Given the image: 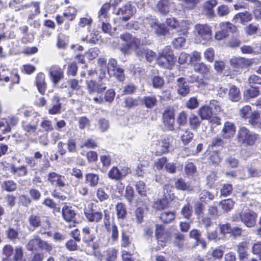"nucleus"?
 <instances>
[{
  "mask_svg": "<svg viewBox=\"0 0 261 261\" xmlns=\"http://www.w3.org/2000/svg\"><path fill=\"white\" fill-rule=\"evenodd\" d=\"M136 57L140 61H144L150 63L155 57V53L152 50L140 45L135 48Z\"/></svg>",
  "mask_w": 261,
  "mask_h": 261,
  "instance_id": "423d86ee",
  "label": "nucleus"
},
{
  "mask_svg": "<svg viewBox=\"0 0 261 261\" xmlns=\"http://www.w3.org/2000/svg\"><path fill=\"white\" fill-rule=\"evenodd\" d=\"M194 134L189 129L185 130L181 137V139L183 143L185 145L188 144L193 139Z\"/></svg>",
  "mask_w": 261,
  "mask_h": 261,
  "instance_id": "bf43d9fd",
  "label": "nucleus"
},
{
  "mask_svg": "<svg viewBox=\"0 0 261 261\" xmlns=\"http://www.w3.org/2000/svg\"><path fill=\"white\" fill-rule=\"evenodd\" d=\"M214 198L215 195L206 190H202L199 194V200L201 202L206 203L213 200Z\"/></svg>",
  "mask_w": 261,
  "mask_h": 261,
  "instance_id": "c03bdc74",
  "label": "nucleus"
},
{
  "mask_svg": "<svg viewBox=\"0 0 261 261\" xmlns=\"http://www.w3.org/2000/svg\"><path fill=\"white\" fill-rule=\"evenodd\" d=\"M119 67L117 65V62L116 59L111 58L109 59L107 66V72L110 76L112 74H115V71Z\"/></svg>",
  "mask_w": 261,
  "mask_h": 261,
  "instance_id": "49530a36",
  "label": "nucleus"
},
{
  "mask_svg": "<svg viewBox=\"0 0 261 261\" xmlns=\"http://www.w3.org/2000/svg\"><path fill=\"white\" fill-rule=\"evenodd\" d=\"M189 23L187 20H182L178 23L176 30L177 32H180L184 35H187L189 29Z\"/></svg>",
  "mask_w": 261,
  "mask_h": 261,
  "instance_id": "8fccbe9b",
  "label": "nucleus"
},
{
  "mask_svg": "<svg viewBox=\"0 0 261 261\" xmlns=\"http://www.w3.org/2000/svg\"><path fill=\"white\" fill-rule=\"evenodd\" d=\"M62 104L60 98L57 95H54L51 99V107L48 109L50 115L60 114L61 113Z\"/></svg>",
  "mask_w": 261,
  "mask_h": 261,
  "instance_id": "6ab92c4d",
  "label": "nucleus"
},
{
  "mask_svg": "<svg viewBox=\"0 0 261 261\" xmlns=\"http://www.w3.org/2000/svg\"><path fill=\"white\" fill-rule=\"evenodd\" d=\"M257 216L256 213L248 208L239 213L241 221L248 227L255 226Z\"/></svg>",
  "mask_w": 261,
  "mask_h": 261,
  "instance_id": "6e6552de",
  "label": "nucleus"
},
{
  "mask_svg": "<svg viewBox=\"0 0 261 261\" xmlns=\"http://www.w3.org/2000/svg\"><path fill=\"white\" fill-rule=\"evenodd\" d=\"M36 84L39 92L43 94L46 90V84L45 82V75L43 73L40 72L37 75Z\"/></svg>",
  "mask_w": 261,
  "mask_h": 261,
  "instance_id": "bb28decb",
  "label": "nucleus"
},
{
  "mask_svg": "<svg viewBox=\"0 0 261 261\" xmlns=\"http://www.w3.org/2000/svg\"><path fill=\"white\" fill-rule=\"evenodd\" d=\"M28 222L29 225L33 228L34 229L40 226L41 224V218L39 215L32 214L28 217Z\"/></svg>",
  "mask_w": 261,
  "mask_h": 261,
  "instance_id": "58836bf2",
  "label": "nucleus"
},
{
  "mask_svg": "<svg viewBox=\"0 0 261 261\" xmlns=\"http://www.w3.org/2000/svg\"><path fill=\"white\" fill-rule=\"evenodd\" d=\"M98 248V245L88 247L86 250V253L88 255H93L98 261H116L118 250L114 248H109L102 253Z\"/></svg>",
  "mask_w": 261,
  "mask_h": 261,
  "instance_id": "f03ea898",
  "label": "nucleus"
},
{
  "mask_svg": "<svg viewBox=\"0 0 261 261\" xmlns=\"http://www.w3.org/2000/svg\"><path fill=\"white\" fill-rule=\"evenodd\" d=\"M86 84L89 93L91 94L96 92L98 94L102 93L107 89V87L101 81L96 83L93 80H87Z\"/></svg>",
  "mask_w": 261,
  "mask_h": 261,
  "instance_id": "dca6fc26",
  "label": "nucleus"
},
{
  "mask_svg": "<svg viewBox=\"0 0 261 261\" xmlns=\"http://www.w3.org/2000/svg\"><path fill=\"white\" fill-rule=\"evenodd\" d=\"M150 26L156 34L159 36H165L167 33V29L163 24L152 21L150 23Z\"/></svg>",
  "mask_w": 261,
  "mask_h": 261,
  "instance_id": "c85d7f7f",
  "label": "nucleus"
},
{
  "mask_svg": "<svg viewBox=\"0 0 261 261\" xmlns=\"http://www.w3.org/2000/svg\"><path fill=\"white\" fill-rule=\"evenodd\" d=\"M125 107L128 108H131L134 107H136L139 105V98H133L131 97H127L124 101Z\"/></svg>",
  "mask_w": 261,
  "mask_h": 261,
  "instance_id": "680f3d73",
  "label": "nucleus"
},
{
  "mask_svg": "<svg viewBox=\"0 0 261 261\" xmlns=\"http://www.w3.org/2000/svg\"><path fill=\"white\" fill-rule=\"evenodd\" d=\"M192 212V207L189 203L185 205L181 211V214L187 219H190Z\"/></svg>",
  "mask_w": 261,
  "mask_h": 261,
  "instance_id": "864d4df0",
  "label": "nucleus"
},
{
  "mask_svg": "<svg viewBox=\"0 0 261 261\" xmlns=\"http://www.w3.org/2000/svg\"><path fill=\"white\" fill-rule=\"evenodd\" d=\"M229 62L231 66L236 71L239 69L248 68L252 64L250 60L242 57H233Z\"/></svg>",
  "mask_w": 261,
  "mask_h": 261,
  "instance_id": "4468645a",
  "label": "nucleus"
},
{
  "mask_svg": "<svg viewBox=\"0 0 261 261\" xmlns=\"http://www.w3.org/2000/svg\"><path fill=\"white\" fill-rule=\"evenodd\" d=\"M136 188L139 195L143 196L146 195L147 188L145 183L142 181H139L136 184Z\"/></svg>",
  "mask_w": 261,
  "mask_h": 261,
  "instance_id": "5fc2aeb1",
  "label": "nucleus"
},
{
  "mask_svg": "<svg viewBox=\"0 0 261 261\" xmlns=\"http://www.w3.org/2000/svg\"><path fill=\"white\" fill-rule=\"evenodd\" d=\"M99 53V50L97 47L91 48L87 53L86 57L89 60H93L98 56Z\"/></svg>",
  "mask_w": 261,
  "mask_h": 261,
  "instance_id": "774afa93",
  "label": "nucleus"
},
{
  "mask_svg": "<svg viewBox=\"0 0 261 261\" xmlns=\"http://www.w3.org/2000/svg\"><path fill=\"white\" fill-rule=\"evenodd\" d=\"M259 118V113L257 111H254L247 119H248V122L249 125L253 127H256L257 123L260 119Z\"/></svg>",
  "mask_w": 261,
  "mask_h": 261,
  "instance_id": "a18cd8bd",
  "label": "nucleus"
},
{
  "mask_svg": "<svg viewBox=\"0 0 261 261\" xmlns=\"http://www.w3.org/2000/svg\"><path fill=\"white\" fill-rule=\"evenodd\" d=\"M251 108L248 105H246L241 108L239 110L240 116L244 119L247 118L252 113Z\"/></svg>",
  "mask_w": 261,
  "mask_h": 261,
  "instance_id": "4d7b16f0",
  "label": "nucleus"
},
{
  "mask_svg": "<svg viewBox=\"0 0 261 261\" xmlns=\"http://www.w3.org/2000/svg\"><path fill=\"white\" fill-rule=\"evenodd\" d=\"M62 215L66 221L75 222L76 213L71 206L64 205L62 209Z\"/></svg>",
  "mask_w": 261,
  "mask_h": 261,
  "instance_id": "412c9836",
  "label": "nucleus"
},
{
  "mask_svg": "<svg viewBox=\"0 0 261 261\" xmlns=\"http://www.w3.org/2000/svg\"><path fill=\"white\" fill-rule=\"evenodd\" d=\"M229 99L233 102H237L241 99V94L239 89L234 85H231L228 92Z\"/></svg>",
  "mask_w": 261,
  "mask_h": 261,
  "instance_id": "2f4dec72",
  "label": "nucleus"
},
{
  "mask_svg": "<svg viewBox=\"0 0 261 261\" xmlns=\"http://www.w3.org/2000/svg\"><path fill=\"white\" fill-rule=\"evenodd\" d=\"M68 37L63 33H60L58 35L57 46L59 48H64L68 42Z\"/></svg>",
  "mask_w": 261,
  "mask_h": 261,
  "instance_id": "37998d69",
  "label": "nucleus"
},
{
  "mask_svg": "<svg viewBox=\"0 0 261 261\" xmlns=\"http://www.w3.org/2000/svg\"><path fill=\"white\" fill-rule=\"evenodd\" d=\"M193 33L196 41L202 44L207 43L212 37V28L207 24H195Z\"/></svg>",
  "mask_w": 261,
  "mask_h": 261,
  "instance_id": "7ed1b4c3",
  "label": "nucleus"
},
{
  "mask_svg": "<svg viewBox=\"0 0 261 261\" xmlns=\"http://www.w3.org/2000/svg\"><path fill=\"white\" fill-rule=\"evenodd\" d=\"M99 176L94 173H88L85 175V181L90 187H96L99 182Z\"/></svg>",
  "mask_w": 261,
  "mask_h": 261,
  "instance_id": "c9c22d12",
  "label": "nucleus"
},
{
  "mask_svg": "<svg viewBox=\"0 0 261 261\" xmlns=\"http://www.w3.org/2000/svg\"><path fill=\"white\" fill-rule=\"evenodd\" d=\"M177 122L179 126H185L187 123V114L182 111L179 113L177 117Z\"/></svg>",
  "mask_w": 261,
  "mask_h": 261,
  "instance_id": "052dcab7",
  "label": "nucleus"
},
{
  "mask_svg": "<svg viewBox=\"0 0 261 261\" xmlns=\"http://www.w3.org/2000/svg\"><path fill=\"white\" fill-rule=\"evenodd\" d=\"M3 190L11 192L15 191L17 189L16 183L12 180H5L1 185Z\"/></svg>",
  "mask_w": 261,
  "mask_h": 261,
  "instance_id": "ea45409f",
  "label": "nucleus"
},
{
  "mask_svg": "<svg viewBox=\"0 0 261 261\" xmlns=\"http://www.w3.org/2000/svg\"><path fill=\"white\" fill-rule=\"evenodd\" d=\"M162 119L164 126L169 130L174 129L175 111L172 107L166 108L162 114Z\"/></svg>",
  "mask_w": 261,
  "mask_h": 261,
  "instance_id": "39448f33",
  "label": "nucleus"
},
{
  "mask_svg": "<svg viewBox=\"0 0 261 261\" xmlns=\"http://www.w3.org/2000/svg\"><path fill=\"white\" fill-rule=\"evenodd\" d=\"M217 4V2L216 0H210L204 3V8L208 11L209 14H212L214 13L213 8Z\"/></svg>",
  "mask_w": 261,
  "mask_h": 261,
  "instance_id": "0e129e2a",
  "label": "nucleus"
},
{
  "mask_svg": "<svg viewBox=\"0 0 261 261\" xmlns=\"http://www.w3.org/2000/svg\"><path fill=\"white\" fill-rule=\"evenodd\" d=\"M135 214L137 222L138 224H141L143 221L144 210L141 207H139L136 210Z\"/></svg>",
  "mask_w": 261,
  "mask_h": 261,
  "instance_id": "e2e57ef3",
  "label": "nucleus"
},
{
  "mask_svg": "<svg viewBox=\"0 0 261 261\" xmlns=\"http://www.w3.org/2000/svg\"><path fill=\"white\" fill-rule=\"evenodd\" d=\"M234 203L231 199H227L220 201V206L224 211L228 212L232 208Z\"/></svg>",
  "mask_w": 261,
  "mask_h": 261,
  "instance_id": "09e8293b",
  "label": "nucleus"
},
{
  "mask_svg": "<svg viewBox=\"0 0 261 261\" xmlns=\"http://www.w3.org/2000/svg\"><path fill=\"white\" fill-rule=\"evenodd\" d=\"M155 227V234L158 240V244L164 247L171 238V232L169 230H165L161 225L156 224Z\"/></svg>",
  "mask_w": 261,
  "mask_h": 261,
  "instance_id": "0eeeda50",
  "label": "nucleus"
},
{
  "mask_svg": "<svg viewBox=\"0 0 261 261\" xmlns=\"http://www.w3.org/2000/svg\"><path fill=\"white\" fill-rule=\"evenodd\" d=\"M201 123L199 118L195 115H191L189 118V124L192 129H197Z\"/></svg>",
  "mask_w": 261,
  "mask_h": 261,
  "instance_id": "3c124183",
  "label": "nucleus"
},
{
  "mask_svg": "<svg viewBox=\"0 0 261 261\" xmlns=\"http://www.w3.org/2000/svg\"><path fill=\"white\" fill-rule=\"evenodd\" d=\"M48 180L52 185H55L59 187H64L65 186L64 182L65 177L56 172H51L48 175Z\"/></svg>",
  "mask_w": 261,
  "mask_h": 261,
  "instance_id": "aec40b11",
  "label": "nucleus"
},
{
  "mask_svg": "<svg viewBox=\"0 0 261 261\" xmlns=\"http://www.w3.org/2000/svg\"><path fill=\"white\" fill-rule=\"evenodd\" d=\"M173 7L174 3L172 0H160L157 3L155 8L160 14L166 15Z\"/></svg>",
  "mask_w": 261,
  "mask_h": 261,
  "instance_id": "a211bd4d",
  "label": "nucleus"
},
{
  "mask_svg": "<svg viewBox=\"0 0 261 261\" xmlns=\"http://www.w3.org/2000/svg\"><path fill=\"white\" fill-rule=\"evenodd\" d=\"M177 91L178 94L185 96L190 92V88L186 81L183 77L177 80Z\"/></svg>",
  "mask_w": 261,
  "mask_h": 261,
  "instance_id": "5701e85b",
  "label": "nucleus"
},
{
  "mask_svg": "<svg viewBox=\"0 0 261 261\" xmlns=\"http://www.w3.org/2000/svg\"><path fill=\"white\" fill-rule=\"evenodd\" d=\"M174 186L177 189L182 191H192L194 190L190 184L189 182H186L181 178H178L176 180Z\"/></svg>",
  "mask_w": 261,
  "mask_h": 261,
  "instance_id": "7c9ffc66",
  "label": "nucleus"
},
{
  "mask_svg": "<svg viewBox=\"0 0 261 261\" xmlns=\"http://www.w3.org/2000/svg\"><path fill=\"white\" fill-rule=\"evenodd\" d=\"M110 8V4L106 3L102 5L100 10L98 12V19L99 21L101 23L102 30L105 33H108L111 30V25L107 22L108 21V15L107 12Z\"/></svg>",
  "mask_w": 261,
  "mask_h": 261,
  "instance_id": "9d476101",
  "label": "nucleus"
},
{
  "mask_svg": "<svg viewBox=\"0 0 261 261\" xmlns=\"http://www.w3.org/2000/svg\"><path fill=\"white\" fill-rule=\"evenodd\" d=\"M116 212L118 219L124 220L126 218L127 212L125 204L122 202L117 203L116 205Z\"/></svg>",
  "mask_w": 261,
  "mask_h": 261,
  "instance_id": "f704fd0d",
  "label": "nucleus"
},
{
  "mask_svg": "<svg viewBox=\"0 0 261 261\" xmlns=\"http://www.w3.org/2000/svg\"><path fill=\"white\" fill-rule=\"evenodd\" d=\"M10 172L13 175L17 176H23L28 174V170L24 166L16 167L14 165H12L10 167Z\"/></svg>",
  "mask_w": 261,
  "mask_h": 261,
  "instance_id": "4c0bfd02",
  "label": "nucleus"
},
{
  "mask_svg": "<svg viewBox=\"0 0 261 261\" xmlns=\"http://www.w3.org/2000/svg\"><path fill=\"white\" fill-rule=\"evenodd\" d=\"M119 13L122 15H128V16H132L133 14V10L131 8L130 4H127L121 7L119 10Z\"/></svg>",
  "mask_w": 261,
  "mask_h": 261,
  "instance_id": "338daca9",
  "label": "nucleus"
},
{
  "mask_svg": "<svg viewBox=\"0 0 261 261\" xmlns=\"http://www.w3.org/2000/svg\"><path fill=\"white\" fill-rule=\"evenodd\" d=\"M176 61L173 55L167 54L164 53L159 54V56L157 59V63L160 66L167 68L171 69Z\"/></svg>",
  "mask_w": 261,
  "mask_h": 261,
  "instance_id": "f8f14e48",
  "label": "nucleus"
},
{
  "mask_svg": "<svg viewBox=\"0 0 261 261\" xmlns=\"http://www.w3.org/2000/svg\"><path fill=\"white\" fill-rule=\"evenodd\" d=\"M170 145V139L168 137L159 141L156 144V154H161L168 151Z\"/></svg>",
  "mask_w": 261,
  "mask_h": 261,
  "instance_id": "a878e982",
  "label": "nucleus"
},
{
  "mask_svg": "<svg viewBox=\"0 0 261 261\" xmlns=\"http://www.w3.org/2000/svg\"><path fill=\"white\" fill-rule=\"evenodd\" d=\"M259 94V90L258 88L251 87L244 92V97L246 99L257 97Z\"/></svg>",
  "mask_w": 261,
  "mask_h": 261,
  "instance_id": "de8ad7c7",
  "label": "nucleus"
},
{
  "mask_svg": "<svg viewBox=\"0 0 261 261\" xmlns=\"http://www.w3.org/2000/svg\"><path fill=\"white\" fill-rule=\"evenodd\" d=\"M22 127L27 133L31 135L36 133L37 128V124L36 123L31 124L27 121H23L22 122Z\"/></svg>",
  "mask_w": 261,
  "mask_h": 261,
  "instance_id": "79ce46f5",
  "label": "nucleus"
},
{
  "mask_svg": "<svg viewBox=\"0 0 261 261\" xmlns=\"http://www.w3.org/2000/svg\"><path fill=\"white\" fill-rule=\"evenodd\" d=\"M249 243L246 241L241 242L238 245L237 251L240 261H248L247 250Z\"/></svg>",
  "mask_w": 261,
  "mask_h": 261,
  "instance_id": "393cba45",
  "label": "nucleus"
},
{
  "mask_svg": "<svg viewBox=\"0 0 261 261\" xmlns=\"http://www.w3.org/2000/svg\"><path fill=\"white\" fill-rule=\"evenodd\" d=\"M258 135L250 131L245 126H241L237 133L238 142L245 146L253 145L258 139Z\"/></svg>",
  "mask_w": 261,
  "mask_h": 261,
  "instance_id": "20e7f679",
  "label": "nucleus"
},
{
  "mask_svg": "<svg viewBox=\"0 0 261 261\" xmlns=\"http://www.w3.org/2000/svg\"><path fill=\"white\" fill-rule=\"evenodd\" d=\"M173 238V244L174 246L179 249L183 248L185 246V235L178 232L174 233Z\"/></svg>",
  "mask_w": 261,
  "mask_h": 261,
  "instance_id": "72a5a7b5",
  "label": "nucleus"
},
{
  "mask_svg": "<svg viewBox=\"0 0 261 261\" xmlns=\"http://www.w3.org/2000/svg\"><path fill=\"white\" fill-rule=\"evenodd\" d=\"M105 225L106 229L108 231H110L111 233V240L115 243L117 242L119 237L118 227L115 224H113L111 226L109 222H105Z\"/></svg>",
  "mask_w": 261,
  "mask_h": 261,
  "instance_id": "cd10ccee",
  "label": "nucleus"
},
{
  "mask_svg": "<svg viewBox=\"0 0 261 261\" xmlns=\"http://www.w3.org/2000/svg\"><path fill=\"white\" fill-rule=\"evenodd\" d=\"M92 203H89L84 208V215L88 222L98 223L102 219L103 215L101 212L92 208Z\"/></svg>",
  "mask_w": 261,
  "mask_h": 261,
  "instance_id": "9b49d317",
  "label": "nucleus"
},
{
  "mask_svg": "<svg viewBox=\"0 0 261 261\" xmlns=\"http://www.w3.org/2000/svg\"><path fill=\"white\" fill-rule=\"evenodd\" d=\"M49 79L54 86H56L64 77V70L59 66H53L48 70Z\"/></svg>",
  "mask_w": 261,
  "mask_h": 261,
  "instance_id": "ddd939ff",
  "label": "nucleus"
},
{
  "mask_svg": "<svg viewBox=\"0 0 261 261\" xmlns=\"http://www.w3.org/2000/svg\"><path fill=\"white\" fill-rule=\"evenodd\" d=\"M41 238L38 236H34V238L29 240L26 245V248L28 250L33 251H36L39 249V245Z\"/></svg>",
  "mask_w": 261,
  "mask_h": 261,
  "instance_id": "473e14b6",
  "label": "nucleus"
},
{
  "mask_svg": "<svg viewBox=\"0 0 261 261\" xmlns=\"http://www.w3.org/2000/svg\"><path fill=\"white\" fill-rule=\"evenodd\" d=\"M236 128L233 123L229 121L225 122L222 130V136L225 139L232 137L236 132Z\"/></svg>",
  "mask_w": 261,
  "mask_h": 261,
  "instance_id": "4be33fe9",
  "label": "nucleus"
},
{
  "mask_svg": "<svg viewBox=\"0 0 261 261\" xmlns=\"http://www.w3.org/2000/svg\"><path fill=\"white\" fill-rule=\"evenodd\" d=\"M209 160L213 164H219L221 161V158L217 151H213L210 153Z\"/></svg>",
  "mask_w": 261,
  "mask_h": 261,
  "instance_id": "69168bd1",
  "label": "nucleus"
},
{
  "mask_svg": "<svg viewBox=\"0 0 261 261\" xmlns=\"http://www.w3.org/2000/svg\"><path fill=\"white\" fill-rule=\"evenodd\" d=\"M142 101L147 108H152L157 102V99L155 95H149L144 96L142 99Z\"/></svg>",
  "mask_w": 261,
  "mask_h": 261,
  "instance_id": "a19ab883",
  "label": "nucleus"
},
{
  "mask_svg": "<svg viewBox=\"0 0 261 261\" xmlns=\"http://www.w3.org/2000/svg\"><path fill=\"white\" fill-rule=\"evenodd\" d=\"M194 70L203 75V78L197 81L198 77L193 75L191 77L190 82L193 83L196 81L198 83L197 86L199 88L206 90H213L214 85L210 80V68L203 62H197L193 64Z\"/></svg>",
  "mask_w": 261,
  "mask_h": 261,
  "instance_id": "f257e3e1",
  "label": "nucleus"
},
{
  "mask_svg": "<svg viewBox=\"0 0 261 261\" xmlns=\"http://www.w3.org/2000/svg\"><path fill=\"white\" fill-rule=\"evenodd\" d=\"M221 29L223 31L226 32L228 34L229 32H235L236 30V27L232 23L228 22H223L220 24Z\"/></svg>",
  "mask_w": 261,
  "mask_h": 261,
  "instance_id": "603ef678",
  "label": "nucleus"
},
{
  "mask_svg": "<svg viewBox=\"0 0 261 261\" xmlns=\"http://www.w3.org/2000/svg\"><path fill=\"white\" fill-rule=\"evenodd\" d=\"M83 241L86 244L85 247V251L88 247H92L94 245H97L93 241L95 239V233H92V230L88 226H86L82 229Z\"/></svg>",
  "mask_w": 261,
  "mask_h": 261,
  "instance_id": "2eb2a0df",
  "label": "nucleus"
},
{
  "mask_svg": "<svg viewBox=\"0 0 261 261\" xmlns=\"http://www.w3.org/2000/svg\"><path fill=\"white\" fill-rule=\"evenodd\" d=\"M258 29V28L257 25L251 23L246 26L244 30L246 35L253 36L256 34Z\"/></svg>",
  "mask_w": 261,
  "mask_h": 261,
  "instance_id": "6e6d98bb",
  "label": "nucleus"
},
{
  "mask_svg": "<svg viewBox=\"0 0 261 261\" xmlns=\"http://www.w3.org/2000/svg\"><path fill=\"white\" fill-rule=\"evenodd\" d=\"M175 218V212H164L160 215V220L164 223H170L172 222Z\"/></svg>",
  "mask_w": 261,
  "mask_h": 261,
  "instance_id": "e433bc0d",
  "label": "nucleus"
},
{
  "mask_svg": "<svg viewBox=\"0 0 261 261\" xmlns=\"http://www.w3.org/2000/svg\"><path fill=\"white\" fill-rule=\"evenodd\" d=\"M168 206V201L166 199H162L155 201L153 207L158 210H161Z\"/></svg>",
  "mask_w": 261,
  "mask_h": 261,
  "instance_id": "13d9d810",
  "label": "nucleus"
},
{
  "mask_svg": "<svg viewBox=\"0 0 261 261\" xmlns=\"http://www.w3.org/2000/svg\"><path fill=\"white\" fill-rule=\"evenodd\" d=\"M252 19L251 14L247 12L239 13L237 14L233 18L232 22L234 23L244 24L246 22L250 21Z\"/></svg>",
  "mask_w": 261,
  "mask_h": 261,
  "instance_id": "b1692460",
  "label": "nucleus"
},
{
  "mask_svg": "<svg viewBox=\"0 0 261 261\" xmlns=\"http://www.w3.org/2000/svg\"><path fill=\"white\" fill-rule=\"evenodd\" d=\"M129 172L128 168L124 167L119 169L117 167H113L108 172L109 178L116 180H120L126 176Z\"/></svg>",
  "mask_w": 261,
  "mask_h": 261,
  "instance_id": "f3484780",
  "label": "nucleus"
},
{
  "mask_svg": "<svg viewBox=\"0 0 261 261\" xmlns=\"http://www.w3.org/2000/svg\"><path fill=\"white\" fill-rule=\"evenodd\" d=\"M121 40L126 42L125 45L122 47L120 49L121 51L124 54H127L129 49L133 47H136L140 45V41L139 39L132 36L129 33H124L120 36Z\"/></svg>",
  "mask_w": 261,
  "mask_h": 261,
  "instance_id": "1a4fd4ad",
  "label": "nucleus"
},
{
  "mask_svg": "<svg viewBox=\"0 0 261 261\" xmlns=\"http://www.w3.org/2000/svg\"><path fill=\"white\" fill-rule=\"evenodd\" d=\"M198 114L200 117L201 120H210L213 115V112L211 108L207 106H203L201 107L198 111Z\"/></svg>",
  "mask_w": 261,
  "mask_h": 261,
  "instance_id": "c756f323",
  "label": "nucleus"
}]
</instances>
